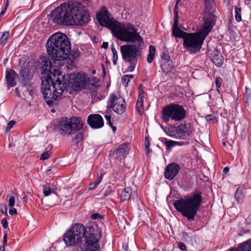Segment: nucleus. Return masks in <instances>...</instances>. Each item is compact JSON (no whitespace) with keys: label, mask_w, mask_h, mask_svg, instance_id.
I'll return each instance as SVG.
<instances>
[{"label":"nucleus","mask_w":251,"mask_h":251,"mask_svg":"<svg viewBox=\"0 0 251 251\" xmlns=\"http://www.w3.org/2000/svg\"><path fill=\"white\" fill-rule=\"evenodd\" d=\"M162 113V119L166 122L170 120L179 122L185 118L186 112L182 106L171 103L163 108Z\"/></svg>","instance_id":"1a4fd4ad"},{"label":"nucleus","mask_w":251,"mask_h":251,"mask_svg":"<svg viewBox=\"0 0 251 251\" xmlns=\"http://www.w3.org/2000/svg\"><path fill=\"white\" fill-rule=\"evenodd\" d=\"M51 152L50 151H44L41 155L40 157V159L42 160H45L48 159L51 155Z\"/></svg>","instance_id":"72a5a7b5"},{"label":"nucleus","mask_w":251,"mask_h":251,"mask_svg":"<svg viewBox=\"0 0 251 251\" xmlns=\"http://www.w3.org/2000/svg\"><path fill=\"white\" fill-rule=\"evenodd\" d=\"M47 51L53 61L66 59L71 51V44L67 35L61 32L53 34L47 42Z\"/></svg>","instance_id":"39448f33"},{"label":"nucleus","mask_w":251,"mask_h":251,"mask_svg":"<svg viewBox=\"0 0 251 251\" xmlns=\"http://www.w3.org/2000/svg\"><path fill=\"white\" fill-rule=\"evenodd\" d=\"M50 18L55 24L65 25H82L90 20L86 8L80 3H64L50 13Z\"/></svg>","instance_id":"f03ea898"},{"label":"nucleus","mask_w":251,"mask_h":251,"mask_svg":"<svg viewBox=\"0 0 251 251\" xmlns=\"http://www.w3.org/2000/svg\"><path fill=\"white\" fill-rule=\"evenodd\" d=\"M132 194V190L130 187L125 188L121 193V199L123 201L129 199Z\"/></svg>","instance_id":"b1692460"},{"label":"nucleus","mask_w":251,"mask_h":251,"mask_svg":"<svg viewBox=\"0 0 251 251\" xmlns=\"http://www.w3.org/2000/svg\"><path fill=\"white\" fill-rule=\"evenodd\" d=\"M20 75L21 80L25 85L32 77L33 73L30 69L24 67L20 70Z\"/></svg>","instance_id":"4be33fe9"},{"label":"nucleus","mask_w":251,"mask_h":251,"mask_svg":"<svg viewBox=\"0 0 251 251\" xmlns=\"http://www.w3.org/2000/svg\"><path fill=\"white\" fill-rule=\"evenodd\" d=\"M102 175L99 176L96 180L94 182H91L88 185V189L89 190H92L95 189L100 183L102 180Z\"/></svg>","instance_id":"a878e982"},{"label":"nucleus","mask_w":251,"mask_h":251,"mask_svg":"<svg viewBox=\"0 0 251 251\" xmlns=\"http://www.w3.org/2000/svg\"><path fill=\"white\" fill-rule=\"evenodd\" d=\"M165 144L168 150H171L173 147L176 145H182L181 142L166 140L165 141Z\"/></svg>","instance_id":"7c9ffc66"},{"label":"nucleus","mask_w":251,"mask_h":251,"mask_svg":"<svg viewBox=\"0 0 251 251\" xmlns=\"http://www.w3.org/2000/svg\"><path fill=\"white\" fill-rule=\"evenodd\" d=\"M128 151V144L123 143L119 145L118 148L115 151H111L109 155L114 156L116 159L121 160L124 159Z\"/></svg>","instance_id":"2eb2a0df"},{"label":"nucleus","mask_w":251,"mask_h":251,"mask_svg":"<svg viewBox=\"0 0 251 251\" xmlns=\"http://www.w3.org/2000/svg\"><path fill=\"white\" fill-rule=\"evenodd\" d=\"M162 58L164 59L165 60L167 61V62L170 60V57L166 54H165L163 56H162Z\"/></svg>","instance_id":"bf43d9fd"},{"label":"nucleus","mask_w":251,"mask_h":251,"mask_svg":"<svg viewBox=\"0 0 251 251\" xmlns=\"http://www.w3.org/2000/svg\"><path fill=\"white\" fill-rule=\"evenodd\" d=\"M63 240L67 246L73 247L79 245L81 247V242L83 240L77 234L69 229L64 233Z\"/></svg>","instance_id":"4468645a"},{"label":"nucleus","mask_w":251,"mask_h":251,"mask_svg":"<svg viewBox=\"0 0 251 251\" xmlns=\"http://www.w3.org/2000/svg\"><path fill=\"white\" fill-rule=\"evenodd\" d=\"M182 236L184 240L186 241H192V239L191 237L186 232L182 233Z\"/></svg>","instance_id":"49530a36"},{"label":"nucleus","mask_w":251,"mask_h":251,"mask_svg":"<svg viewBox=\"0 0 251 251\" xmlns=\"http://www.w3.org/2000/svg\"><path fill=\"white\" fill-rule=\"evenodd\" d=\"M87 123L93 128H100L103 126L104 122L102 117L99 114H91L88 117Z\"/></svg>","instance_id":"dca6fc26"},{"label":"nucleus","mask_w":251,"mask_h":251,"mask_svg":"<svg viewBox=\"0 0 251 251\" xmlns=\"http://www.w3.org/2000/svg\"><path fill=\"white\" fill-rule=\"evenodd\" d=\"M63 240L67 246L73 247L79 245L81 247V242L83 240L77 234L69 229L64 233Z\"/></svg>","instance_id":"ddd939ff"},{"label":"nucleus","mask_w":251,"mask_h":251,"mask_svg":"<svg viewBox=\"0 0 251 251\" xmlns=\"http://www.w3.org/2000/svg\"><path fill=\"white\" fill-rule=\"evenodd\" d=\"M136 107L137 110L139 114V115H141L143 113L144 109H143V104L142 103H136Z\"/></svg>","instance_id":"e433bc0d"},{"label":"nucleus","mask_w":251,"mask_h":251,"mask_svg":"<svg viewBox=\"0 0 251 251\" xmlns=\"http://www.w3.org/2000/svg\"><path fill=\"white\" fill-rule=\"evenodd\" d=\"M8 205L10 207V208H12L15 204V198L13 196L10 197L8 200Z\"/></svg>","instance_id":"58836bf2"},{"label":"nucleus","mask_w":251,"mask_h":251,"mask_svg":"<svg viewBox=\"0 0 251 251\" xmlns=\"http://www.w3.org/2000/svg\"><path fill=\"white\" fill-rule=\"evenodd\" d=\"M202 201L201 192L196 190L185 198L175 201L173 204L177 211L191 221L195 219Z\"/></svg>","instance_id":"423d86ee"},{"label":"nucleus","mask_w":251,"mask_h":251,"mask_svg":"<svg viewBox=\"0 0 251 251\" xmlns=\"http://www.w3.org/2000/svg\"><path fill=\"white\" fill-rule=\"evenodd\" d=\"M180 0H176V4H175V9H176L177 8V5H178V3L179 2V1ZM211 0H204V1H205V2L206 3H208V2H210V1Z\"/></svg>","instance_id":"4d7b16f0"},{"label":"nucleus","mask_w":251,"mask_h":251,"mask_svg":"<svg viewBox=\"0 0 251 251\" xmlns=\"http://www.w3.org/2000/svg\"><path fill=\"white\" fill-rule=\"evenodd\" d=\"M113 35L118 39L126 42L135 43L137 44H144L143 39L137 32V29L134 25L130 24H125L115 25Z\"/></svg>","instance_id":"6e6552de"},{"label":"nucleus","mask_w":251,"mask_h":251,"mask_svg":"<svg viewBox=\"0 0 251 251\" xmlns=\"http://www.w3.org/2000/svg\"><path fill=\"white\" fill-rule=\"evenodd\" d=\"M52 173L51 169H49L47 171V173L48 175H50Z\"/></svg>","instance_id":"338daca9"},{"label":"nucleus","mask_w":251,"mask_h":251,"mask_svg":"<svg viewBox=\"0 0 251 251\" xmlns=\"http://www.w3.org/2000/svg\"><path fill=\"white\" fill-rule=\"evenodd\" d=\"M234 197L238 202H241L244 198L243 189L238 188L235 192Z\"/></svg>","instance_id":"bb28decb"},{"label":"nucleus","mask_w":251,"mask_h":251,"mask_svg":"<svg viewBox=\"0 0 251 251\" xmlns=\"http://www.w3.org/2000/svg\"><path fill=\"white\" fill-rule=\"evenodd\" d=\"M108 42H103L101 46V47L103 49H106L108 48Z\"/></svg>","instance_id":"052dcab7"},{"label":"nucleus","mask_w":251,"mask_h":251,"mask_svg":"<svg viewBox=\"0 0 251 251\" xmlns=\"http://www.w3.org/2000/svg\"><path fill=\"white\" fill-rule=\"evenodd\" d=\"M178 247L182 251H185L186 250V247L185 245L182 242H178L177 243Z\"/></svg>","instance_id":"de8ad7c7"},{"label":"nucleus","mask_w":251,"mask_h":251,"mask_svg":"<svg viewBox=\"0 0 251 251\" xmlns=\"http://www.w3.org/2000/svg\"><path fill=\"white\" fill-rule=\"evenodd\" d=\"M143 44H126L120 47V51L123 60L129 64L126 69V72L134 71L137 61L142 55L141 46Z\"/></svg>","instance_id":"0eeeda50"},{"label":"nucleus","mask_w":251,"mask_h":251,"mask_svg":"<svg viewBox=\"0 0 251 251\" xmlns=\"http://www.w3.org/2000/svg\"><path fill=\"white\" fill-rule=\"evenodd\" d=\"M146 153L147 154H148L151 151V150L149 149V147H148V148H146Z\"/></svg>","instance_id":"0e129e2a"},{"label":"nucleus","mask_w":251,"mask_h":251,"mask_svg":"<svg viewBox=\"0 0 251 251\" xmlns=\"http://www.w3.org/2000/svg\"><path fill=\"white\" fill-rule=\"evenodd\" d=\"M9 36V33L8 31L0 32V45L4 44L6 42Z\"/></svg>","instance_id":"c756f323"},{"label":"nucleus","mask_w":251,"mask_h":251,"mask_svg":"<svg viewBox=\"0 0 251 251\" xmlns=\"http://www.w3.org/2000/svg\"><path fill=\"white\" fill-rule=\"evenodd\" d=\"M97 18L100 24L102 26H105L110 29L113 33L115 31L116 25H119L120 22L114 20L108 10L105 8H102L100 11L97 14Z\"/></svg>","instance_id":"9b49d317"},{"label":"nucleus","mask_w":251,"mask_h":251,"mask_svg":"<svg viewBox=\"0 0 251 251\" xmlns=\"http://www.w3.org/2000/svg\"><path fill=\"white\" fill-rule=\"evenodd\" d=\"M228 171H229V168L228 167H226L224 168V169L223 170V172L225 174L227 173Z\"/></svg>","instance_id":"680f3d73"},{"label":"nucleus","mask_w":251,"mask_h":251,"mask_svg":"<svg viewBox=\"0 0 251 251\" xmlns=\"http://www.w3.org/2000/svg\"><path fill=\"white\" fill-rule=\"evenodd\" d=\"M17 74L12 69H7L5 72V79L8 88L12 87L16 84Z\"/></svg>","instance_id":"6ab92c4d"},{"label":"nucleus","mask_w":251,"mask_h":251,"mask_svg":"<svg viewBox=\"0 0 251 251\" xmlns=\"http://www.w3.org/2000/svg\"><path fill=\"white\" fill-rule=\"evenodd\" d=\"M244 244L243 243L238 248H232L229 251H244Z\"/></svg>","instance_id":"79ce46f5"},{"label":"nucleus","mask_w":251,"mask_h":251,"mask_svg":"<svg viewBox=\"0 0 251 251\" xmlns=\"http://www.w3.org/2000/svg\"><path fill=\"white\" fill-rule=\"evenodd\" d=\"M180 169L179 165L176 163H172L167 166L165 172V178L169 180L173 179Z\"/></svg>","instance_id":"a211bd4d"},{"label":"nucleus","mask_w":251,"mask_h":251,"mask_svg":"<svg viewBox=\"0 0 251 251\" xmlns=\"http://www.w3.org/2000/svg\"><path fill=\"white\" fill-rule=\"evenodd\" d=\"M9 213L10 215H13L17 213V210L15 208H13V207L12 208H11L9 210Z\"/></svg>","instance_id":"603ef678"},{"label":"nucleus","mask_w":251,"mask_h":251,"mask_svg":"<svg viewBox=\"0 0 251 251\" xmlns=\"http://www.w3.org/2000/svg\"><path fill=\"white\" fill-rule=\"evenodd\" d=\"M1 224L2 225V226L4 228H6L8 226V223H7V219L4 218H3L1 220Z\"/></svg>","instance_id":"09e8293b"},{"label":"nucleus","mask_w":251,"mask_h":251,"mask_svg":"<svg viewBox=\"0 0 251 251\" xmlns=\"http://www.w3.org/2000/svg\"><path fill=\"white\" fill-rule=\"evenodd\" d=\"M244 251H251V240H248L244 243Z\"/></svg>","instance_id":"c9c22d12"},{"label":"nucleus","mask_w":251,"mask_h":251,"mask_svg":"<svg viewBox=\"0 0 251 251\" xmlns=\"http://www.w3.org/2000/svg\"><path fill=\"white\" fill-rule=\"evenodd\" d=\"M112 190H111V189H108V190H107L105 192V193H104V196L105 197H107V196H109V195L112 193Z\"/></svg>","instance_id":"13d9d810"},{"label":"nucleus","mask_w":251,"mask_h":251,"mask_svg":"<svg viewBox=\"0 0 251 251\" xmlns=\"http://www.w3.org/2000/svg\"><path fill=\"white\" fill-rule=\"evenodd\" d=\"M247 93H248V90L246 89V93L245 94L244 99V101L246 103L249 102V101H250V96L248 95Z\"/></svg>","instance_id":"8fccbe9b"},{"label":"nucleus","mask_w":251,"mask_h":251,"mask_svg":"<svg viewBox=\"0 0 251 251\" xmlns=\"http://www.w3.org/2000/svg\"><path fill=\"white\" fill-rule=\"evenodd\" d=\"M43 73L47 75L42 79L41 89L47 104L51 106L54 101L60 98L67 87L75 91L86 88L89 83V78L84 74H71L68 82L65 79L56 67L51 65L50 61L44 60L42 62Z\"/></svg>","instance_id":"f257e3e1"},{"label":"nucleus","mask_w":251,"mask_h":251,"mask_svg":"<svg viewBox=\"0 0 251 251\" xmlns=\"http://www.w3.org/2000/svg\"><path fill=\"white\" fill-rule=\"evenodd\" d=\"M105 118L107 121V124H108L112 128L114 132L116 130V127L113 126L112 123L111 121V116L110 115H105Z\"/></svg>","instance_id":"f704fd0d"},{"label":"nucleus","mask_w":251,"mask_h":251,"mask_svg":"<svg viewBox=\"0 0 251 251\" xmlns=\"http://www.w3.org/2000/svg\"><path fill=\"white\" fill-rule=\"evenodd\" d=\"M0 251H5V248L3 246L0 247Z\"/></svg>","instance_id":"774afa93"},{"label":"nucleus","mask_w":251,"mask_h":251,"mask_svg":"<svg viewBox=\"0 0 251 251\" xmlns=\"http://www.w3.org/2000/svg\"><path fill=\"white\" fill-rule=\"evenodd\" d=\"M16 124L15 121H10L7 124V127L6 129V131L8 132L10 131L11 128L14 126V125Z\"/></svg>","instance_id":"a19ab883"},{"label":"nucleus","mask_w":251,"mask_h":251,"mask_svg":"<svg viewBox=\"0 0 251 251\" xmlns=\"http://www.w3.org/2000/svg\"><path fill=\"white\" fill-rule=\"evenodd\" d=\"M70 55V54L69 55ZM71 55L72 56L73 58L74 59V58H76V57H78L79 53H78V51H75V52H73L71 54Z\"/></svg>","instance_id":"6e6d98bb"},{"label":"nucleus","mask_w":251,"mask_h":251,"mask_svg":"<svg viewBox=\"0 0 251 251\" xmlns=\"http://www.w3.org/2000/svg\"><path fill=\"white\" fill-rule=\"evenodd\" d=\"M235 18L237 22H239L241 21V10L240 8L235 6L234 8Z\"/></svg>","instance_id":"473e14b6"},{"label":"nucleus","mask_w":251,"mask_h":251,"mask_svg":"<svg viewBox=\"0 0 251 251\" xmlns=\"http://www.w3.org/2000/svg\"><path fill=\"white\" fill-rule=\"evenodd\" d=\"M144 95V92L143 90H142L141 92H140L139 93V98L137 100V103L143 104Z\"/></svg>","instance_id":"4c0bfd02"},{"label":"nucleus","mask_w":251,"mask_h":251,"mask_svg":"<svg viewBox=\"0 0 251 251\" xmlns=\"http://www.w3.org/2000/svg\"><path fill=\"white\" fill-rule=\"evenodd\" d=\"M111 50L113 54V62L114 65H116L118 59V52L114 44H112L111 46Z\"/></svg>","instance_id":"2f4dec72"},{"label":"nucleus","mask_w":251,"mask_h":251,"mask_svg":"<svg viewBox=\"0 0 251 251\" xmlns=\"http://www.w3.org/2000/svg\"><path fill=\"white\" fill-rule=\"evenodd\" d=\"M83 139V135L81 133L77 134L75 137L72 139V146L75 149H77L79 146H81V141Z\"/></svg>","instance_id":"5701e85b"},{"label":"nucleus","mask_w":251,"mask_h":251,"mask_svg":"<svg viewBox=\"0 0 251 251\" xmlns=\"http://www.w3.org/2000/svg\"><path fill=\"white\" fill-rule=\"evenodd\" d=\"M7 243V234L5 233L3 238V245L2 246H3L4 247Z\"/></svg>","instance_id":"5fc2aeb1"},{"label":"nucleus","mask_w":251,"mask_h":251,"mask_svg":"<svg viewBox=\"0 0 251 251\" xmlns=\"http://www.w3.org/2000/svg\"><path fill=\"white\" fill-rule=\"evenodd\" d=\"M149 48H150L149 53L147 56V59L148 62H149V63H151L152 62L154 56V54H155V48L152 45H151L150 46Z\"/></svg>","instance_id":"cd10ccee"},{"label":"nucleus","mask_w":251,"mask_h":251,"mask_svg":"<svg viewBox=\"0 0 251 251\" xmlns=\"http://www.w3.org/2000/svg\"><path fill=\"white\" fill-rule=\"evenodd\" d=\"M82 240L81 249L83 251H101L100 240L101 238V231L97 226L85 227L81 224H75L69 228Z\"/></svg>","instance_id":"20e7f679"},{"label":"nucleus","mask_w":251,"mask_h":251,"mask_svg":"<svg viewBox=\"0 0 251 251\" xmlns=\"http://www.w3.org/2000/svg\"><path fill=\"white\" fill-rule=\"evenodd\" d=\"M210 57L213 63L217 67H221L223 64V57L217 50L214 49L210 53Z\"/></svg>","instance_id":"412c9836"},{"label":"nucleus","mask_w":251,"mask_h":251,"mask_svg":"<svg viewBox=\"0 0 251 251\" xmlns=\"http://www.w3.org/2000/svg\"><path fill=\"white\" fill-rule=\"evenodd\" d=\"M43 194L45 197L49 196L51 193H56V188H51L49 184L43 185Z\"/></svg>","instance_id":"393cba45"},{"label":"nucleus","mask_w":251,"mask_h":251,"mask_svg":"<svg viewBox=\"0 0 251 251\" xmlns=\"http://www.w3.org/2000/svg\"><path fill=\"white\" fill-rule=\"evenodd\" d=\"M7 5H8V0L7 1V2H6L5 7L0 13V17L1 16H2L6 12L7 9Z\"/></svg>","instance_id":"3c124183"},{"label":"nucleus","mask_w":251,"mask_h":251,"mask_svg":"<svg viewBox=\"0 0 251 251\" xmlns=\"http://www.w3.org/2000/svg\"><path fill=\"white\" fill-rule=\"evenodd\" d=\"M171 131L169 129L168 130V134L171 136H176V134L173 133L172 132H170Z\"/></svg>","instance_id":"69168bd1"},{"label":"nucleus","mask_w":251,"mask_h":251,"mask_svg":"<svg viewBox=\"0 0 251 251\" xmlns=\"http://www.w3.org/2000/svg\"><path fill=\"white\" fill-rule=\"evenodd\" d=\"M91 218L92 219L95 220V219H102L103 216L102 215L99 214L98 213H95L92 214L91 215Z\"/></svg>","instance_id":"c03bdc74"},{"label":"nucleus","mask_w":251,"mask_h":251,"mask_svg":"<svg viewBox=\"0 0 251 251\" xmlns=\"http://www.w3.org/2000/svg\"><path fill=\"white\" fill-rule=\"evenodd\" d=\"M205 118H206V120H207V121L213 122L215 120L216 117L213 114H209V115H207L205 117Z\"/></svg>","instance_id":"a18cd8bd"},{"label":"nucleus","mask_w":251,"mask_h":251,"mask_svg":"<svg viewBox=\"0 0 251 251\" xmlns=\"http://www.w3.org/2000/svg\"><path fill=\"white\" fill-rule=\"evenodd\" d=\"M82 127V123L76 117L71 118H63L60 121L59 129L60 134L70 135L74 134Z\"/></svg>","instance_id":"9d476101"},{"label":"nucleus","mask_w":251,"mask_h":251,"mask_svg":"<svg viewBox=\"0 0 251 251\" xmlns=\"http://www.w3.org/2000/svg\"><path fill=\"white\" fill-rule=\"evenodd\" d=\"M161 68L163 72L167 73L173 69V65L168 62H164L161 65Z\"/></svg>","instance_id":"c85d7f7f"},{"label":"nucleus","mask_w":251,"mask_h":251,"mask_svg":"<svg viewBox=\"0 0 251 251\" xmlns=\"http://www.w3.org/2000/svg\"><path fill=\"white\" fill-rule=\"evenodd\" d=\"M145 148H148V147H149L150 146V141L149 139L147 137L145 139Z\"/></svg>","instance_id":"864d4df0"},{"label":"nucleus","mask_w":251,"mask_h":251,"mask_svg":"<svg viewBox=\"0 0 251 251\" xmlns=\"http://www.w3.org/2000/svg\"><path fill=\"white\" fill-rule=\"evenodd\" d=\"M126 76H127L128 78V79H133L134 78V75H125Z\"/></svg>","instance_id":"e2e57ef3"},{"label":"nucleus","mask_w":251,"mask_h":251,"mask_svg":"<svg viewBox=\"0 0 251 251\" xmlns=\"http://www.w3.org/2000/svg\"><path fill=\"white\" fill-rule=\"evenodd\" d=\"M222 82V79L221 77H218L216 78L215 84L217 88H220L221 87Z\"/></svg>","instance_id":"37998d69"},{"label":"nucleus","mask_w":251,"mask_h":251,"mask_svg":"<svg viewBox=\"0 0 251 251\" xmlns=\"http://www.w3.org/2000/svg\"><path fill=\"white\" fill-rule=\"evenodd\" d=\"M177 136L184 138L189 136L193 132V126L191 124H185L178 126L176 129Z\"/></svg>","instance_id":"f3484780"},{"label":"nucleus","mask_w":251,"mask_h":251,"mask_svg":"<svg viewBox=\"0 0 251 251\" xmlns=\"http://www.w3.org/2000/svg\"><path fill=\"white\" fill-rule=\"evenodd\" d=\"M107 107L112 108L118 114H123L126 110V103L125 99L115 94L110 95L107 102Z\"/></svg>","instance_id":"f8f14e48"},{"label":"nucleus","mask_w":251,"mask_h":251,"mask_svg":"<svg viewBox=\"0 0 251 251\" xmlns=\"http://www.w3.org/2000/svg\"><path fill=\"white\" fill-rule=\"evenodd\" d=\"M202 19L204 22L201 30L194 33H188L183 39V47L191 53H196L200 50L204 40L215 25V17L210 12L204 13Z\"/></svg>","instance_id":"7ed1b4c3"},{"label":"nucleus","mask_w":251,"mask_h":251,"mask_svg":"<svg viewBox=\"0 0 251 251\" xmlns=\"http://www.w3.org/2000/svg\"><path fill=\"white\" fill-rule=\"evenodd\" d=\"M122 80L123 84L126 87L128 85L129 82L130 81V79H128L127 76L124 75L122 78Z\"/></svg>","instance_id":"ea45409f"},{"label":"nucleus","mask_w":251,"mask_h":251,"mask_svg":"<svg viewBox=\"0 0 251 251\" xmlns=\"http://www.w3.org/2000/svg\"><path fill=\"white\" fill-rule=\"evenodd\" d=\"M176 16L174 19V23L172 29V34L176 37L181 38L183 39L189 33H187L180 29L178 26V15L177 12L176 13Z\"/></svg>","instance_id":"aec40b11"}]
</instances>
